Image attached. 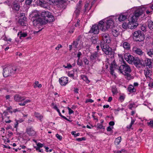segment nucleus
Masks as SVG:
<instances>
[{
    "label": "nucleus",
    "instance_id": "f257e3e1",
    "mask_svg": "<svg viewBox=\"0 0 153 153\" xmlns=\"http://www.w3.org/2000/svg\"><path fill=\"white\" fill-rule=\"evenodd\" d=\"M32 19L33 25L36 27L41 26L48 22H53L54 20V17L51 15V13L43 11L41 13V16L38 13H33Z\"/></svg>",
    "mask_w": 153,
    "mask_h": 153
},
{
    "label": "nucleus",
    "instance_id": "f03ea898",
    "mask_svg": "<svg viewBox=\"0 0 153 153\" xmlns=\"http://www.w3.org/2000/svg\"><path fill=\"white\" fill-rule=\"evenodd\" d=\"M118 70L121 73L125 76V78L128 80L131 79V76L130 73L131 72V70L130 67L128 64L124 63L123 65L119 67Z\"/></svg>",
    "mask_w": 153,
    "mask_h": 153
},
{
    "label": "nucleus",
    "instance_id": "7ed1b4c3",
    "mask_svg": "<svg viewBox=\"0 0 153 153\" xmlns=\"http://www.w3.org/2000/svg\"><path fill=\"white\" fill-rule=\"evenodd\" d=\"M19 69L17 67L9 66L3 68V76L7 77L11 74H14L19 72Z\"/></svg>",
    "mask_w": 153,
    "mask_h": 153
},
{
    "label": "nucleus",
    "instance_id": "20e7f679",
    "mask_svg": "<svg viewBox=\"0 0 153 153\" xmlns=\"http://www.w3.org/2000/svg\"><path fill=\"white\" fill-rule=\"evenodd\" d=\"M133 38L136 41L141 42L143 41L144 39V35L143 32L140 30H137L135 31L133 34Z\"/></svg>",
    "mask_w": 153,
    "mask_h": 153
},
{
    "label": "nucleus",
    "instance_id": "39448f33",
    "mask_svg": "<svg viewBox=\"0 0 153 153\" xmlns=\"http://www.w3.org/2000/svg\"><path fill=\"white\" fill-rule=\"evenodd\" d=\"M19 23L21 26H22L23 27L27 28V24L26 23V21L27 18L25 17V14L24 13H20L19 16ZM26 28H25V29Z\"/></svg>",
    "mask_w": 153,
    "mask_h": 153
},
{
    "label": "nucleus",
    "instance_id": "423d86ee",
    "mask_svg": "<svg viewBox=\"0 0 153 153\" xmlns=\"http://www.w3.org/2000/svg\"><path fill=\"white\" fill-rule=\"evenodd\" d=\"M132 64H134L137 68H140L142 67H145V65L143 60H140L137 57H134L132 61Z\"/></svg>",
    "mask_w": 153,
    "mask_h": 153
},
{
    "label": "nucleus",
    "instance_id": "0eeeda50",
    "mask_svg": "<svg viewBox=\"0 0 153 153\" xmlns=\"http://www.w3.org/2000/svg\"><path fill=\"white\" fill-rule=\"evenodd\" d=\"M99 28L98 24H95L92 26L89 33H93L94 34H97L99 32Z\"/></svg>",
    "mask_w": 153,
    "mask_h": 153
},
{
    "label": "nucleus",
    "instance_id": "6e6552de",
    "mask_svg": "<svg viewBox=\"0 0 153 153\" xmlns=\"http://www.w3.org/2000/svg\"><path fill=\"white\" fill-rule=\"evenodd\" d=\"M105 23V20H102L100 21L98 24L99 27L100 29L104 31H106L108 29Z\"/></svg>",
    "mask_w": 153,
    "mask_h": 153
},
{
    "label": "nucleus",
    "instance_id": "1a4fd4ad",
    "mask_svg": "<svg viewBox=\"0 0 153 153\" xmlns=\"http://www.w3.org/2000/svg\"><path fill=\"white\" fill-rule=\"evenodd\" d=\"M124 59L130 64H132V61L134 57L131 55L130 53H127L124 55Z\"/></svg>",
    "mask_w": 153,
    "mask_h": 153
},
{
    "label": "nucleus",
    "instance_id": "9d476101",
    "mask_svg": "<svg viewBox=\"0 0 153 153\" xmlns=\"http://www.w3.org/2000/svg\"><path fill=\"white\" fill-rule=\"evenodd\" d=\"M102 37V42H104L105 43H109L111 42V40L108 34L105 33H102L101 34Z\"/></svg>",
    "mask_w": 153,
    "mask_h": 153
},
{
    "label": "nucleus",
    "instance_id": "9b49d317",
    "mask_svg": "<svg viewBox=\"0 0 153 153\" xmlns=\"http://www.w3.org/2000/svg\"><path fill=\"white\" fill-rule=\"evenodd\" d=\"M131 22H129L128 23V28L132 29L136 28L138 24L134 22L135 20L133 17L131 18Z\"/></svg>",
    "mask_w": 153,
    "mask_h": 153
},
{
    "label": "nucleus",
    "instance_id": "f8f14e48",
    "mask_svg": "<svg viewBox=\"0 0 153 153\" xmlns=\"http://www.w3.org/2000/svg\"><path fill=\"white\" fill-rule=\"evenodd\" d=\"M68 78L66 77H62L59 79V83L62 86H65L68 83Z\"/></svg>",
    "mask_w": 153,
    "mask_h": 153
},
{
    "label": "nucleus",
    "instance_id": "ddd939ff",
    "mask_svg": "<svg viewBox=\"0 0 153 153\" xmlns=\"http://www.w3.org/2000/svg\"><path fill=\"white\" fill-rule=\"evenodd\" d=\"M14 100L16 102H19L25 100V98L22 97L19 94H16L14 96Z\"/></svg>",
    "mask_w": 153,
    "mask_h": 153
},
{
    "label": "nucleus",
    "instance_id": "4468645a",
    "mask_svg": "<svg viewBox=\"0 0 153 153\" xmlns=\"http://www.w3.org/2000/svg\"><path fill=\"white\" fill-rule=\"evenodd\" d=\"M105 24L108 29L111 28L114 26V22L111 19H107L105 21Z\"/></svg>",
    "mask_w": 153,
    "mask_h": 153
},
{
    "label": "nucleus",
    "instance_id": "2eb2a0df",
    "mask_svg": "<svg viewBox=\"0 0 153 153\" xmlns=\"http://www.w3.org/2000/svg\"><path fill=\"white\" fill-rule=\"evenodd\" d=\"M27 132L29 136H33L36 134L35 131L31 127H29L27 128Z\"/></svg>",
    "mask_w": 153,
    "mask_h": 153
},
{
    "label": "nucleus",
    "instance_id": "dca6fc26",
    "mask_svg": "<svg viewBox=\"0 0 153 153\" xmlns=\"http://www.w3.org/2000/svg\"><path fill=\"white\" fill-rule=\"evenodd\" d=\"M144 72L146 77L150 78V76L152 75V71L147 68L144 70Z\"/></svg>",
    "mask_w": 153,
    "mask_h": 153
},
{
    "label": "nucleus",
    "instance_id": "f3484780",
    "mask_svg": "<svg viewBox=\"0 0 153 153\" xmlns=\"http://www.w3.org/2000/svg\"><path fill=\"white\" fill-rule=\"evenodd\" d=\"M143 13V10L142 9H139L137 10H136L134 12V16H131V18H133L134 17H136V18H137V17H138L140 16L141 15H142V14Z\"/></svg>",
    "mask_w": 153,
    "mask_h": 153
},
{
    "label": "nucleus",
    "instance_id": "a211bd4d",
    "mask_svg": "<svg viewBox=\"0 0 153 153\" xmlns=\"http://www.w3.org/2000/svg\"><path fill=\"white\" fill-rule=\"evenodd\" d=\"M133 51L134 52L139 55H142L144 53V52L140 49L136 47L133 48Z\"/></svg>",
    "mask_w": 153,
    "mask_h": 153
},
{
    "label": "nucleus",
    "instance_id": "6ab92c4d",
    "mask_svg": "<svg viewBox=\"0 0 153 153\" xmlns=\"http://www.w3.org/2000/svg\"><path fill=\"white\" fill-rule=\"evenodd\" d=\"M145 63H144L145 66H148L149 68H152V62L151 59L146 58L145 60Z\"/></svg>",
    "mask_w": 153,
    "mask_h": 153
},
{
    "label": "nucleus",
    "instance_id": "aec40b11",
    "mask_svg": "<svg viewBox=\"0 0 153 153\" xmlns=\"http://www.w3.org/2000/svg\"><path fill=\"white\" fill-rule=\"evenodd\" d=\"M98 52H94L91 54L90 56V59L92 61L95 60L98 57Z\"/></svg>",
    "mask_w": 153,
    "mask_h": 153
},
{
    "label": "nucleus",
    "instance_id": "412c9836",
    "mask_svg": "<svg viewBox=\"0 0 153 153\" xmlns=\"http://www.w3.org/2000/svg\"><path fill=\"white\" fill-rule=\"evenodd\" d=\"M107 43H105L104 42H101L100 43V45L101 48L102 49V51L104 50L105 49L108 48H110L109 45L106 44Z\"/></svg>",
    "mask_w": 153,
    "mask_h": 153
},
{
    "label": "nucleus",
    "instance_id": "4be33fe9",
    "mask_svg": "<svg viewBox=\"0 0 153 153\" xmlns=\"http://www.w3.org/2000/svg\"><path fill=\"white\" fill-rule=\"evenodd\" d=\"M106 55H110L113 54V51L111 48H108L107 49L102 51Z\"/></svg>",
    "mask_w": 153,
    "mask_h": 153
},
{
    "label": "nucleus",
    "instance_id": "5701e85b",
    "mask_svg": "<svg viewBox=\"0 0 153 153\" xmlns=\"http://www.w3.org/2000/svg\"><path fill=\"white\" fill-rule=\"evenodd\" d=\"M146 51L149 56L151 57H152L153 55V49L152 48L146 47Z\"/></svg>",
    "mask_w": 153,
    "mask_h": 153
},
{
    "label": "nucleus",
    "instance_id": "b1692460",
    "mask_svg": "<svg viewBox=\"0 0 153 153\" xmlns=\"http://www.w3.org/2000/svg\"><path fill=\"white\" fill-rule=\"evenodd\" d=\"M127 18V16L126 15H125L124 13H121L120 14L118 19L120 22H122L124 21Z\"/></svg>",
    "mask_w": 153,
    "mask_h": 153
},
{
    "label": "nucleus",
    "instance_id": "393cba45",
    "mask_svg": "<svg viewBox=\"0 0 153 153\" xmlns=\"http://www.w3.org/2000/svg\"><path fill=\"white\" fill-rule=\"evenodd\" d=\"M117 67V66L114 64H111L110 67V73L112 75H114V71L116 69V67Z\"/></svg>",
    "mask_w": 153,
    "mask_h": 153
},
{
    "label": "nucleus",
    "instance_id": "a878e982",
    "mask_svg": "<svg viewBox=\"0 0 153 153\" xmlns=\"http://www.w3.org/2000/svg\"><path fill=\"white\" fill-rule=\"evenodd\" d=\"M147 25L148 27L150 29H153V22L150 19L147 21Z\"/></svg>",
    "mask_w": 153,
    "mask_h": 153
},
{
    "label": "nucleus",
    "instance_id": "bb28decb",
    "mask_svg": "<svg viewBox=\"0 0 153 153\" xmlns=\"http://www.w3.org/2000/svg\"><path fill=\"white\" fill-rule=\"evenodd\" d=\"M123 45L124 48L127 50H129L130 48V44L127 42H124Z\"/></svg>",
    "mask_w": 153,
    "mask_h": 153
},
{
    "label": "nucleus",
    "instance_id": "cd10ccee",
    "mask_svg": "<svg viewBox=\"0 0 153 153\" xmlns=\"http://www.w3.org/2000/svg\"><path fill=\"white\" fill-rule=\"evenodd\" d=\"M128 90L131 93L134 92L136 91V90L134 89L133 86L132 85H130L128 88Z\"/></svg>",
    "mask_w": 153,
    "mask_h": 153
},
{
    "label": "nucleus",
    "instance_id": "c85d7f7f",
    "mask_svg": "<svg viewBox=\"0 0 153 153\" xmlns=\"http://www.w3.org/2000/svg\"><path fill=\"white\" fill-rule=\"evenodd\" d=\"M111 31L112 34L115 37H117L119 33L118 31L114 29H112Z\"/></svg>",
    "mask_w": 153,
    "mask_h": 153
},
{
    "label": "nucleus",
    "instance_id": "c756f323",
    "mask_svg": "<svg viewBox=\"0 0 153 153\" xmlns=\"http://www.w3.org/2000/svg\"><path fill=\"white\" fill-rule=\"evenodd\" d=\"M98 37L97 36H93L91 39L92 43L93 44H95L97 43V40L98 39Z\"/></svg>",
    "mask_w": 153,
    "mask_h": 153
},
{
    "label": "nucleus",
    "instance_id": "7c9ffc66",
    "mask_svg": "<svg viewBox=\"0 0 153 153\" xmlns=\"http://www.w3.org/2000/svg\"><path fill=\"white\" fill-rule=\"evenodd\" d=\"M111 91L113 94H116L118 93L117 89L115 86H113L112 87Z\"/></svg>",
    "mask_w": 153,
    "mask_h": 153
},
{
    "label": "nucleus",
    "instance_id": "2f4dec72",
    "mask_svg": "<svg viewBox=\"0 0 153 153\" xmlns=\"http://www.w3.org/2000/svg\"><path fill=\"white\" fill-rule=\"evenodd\" d=\"M82 1H79L78 3L77 4L76 9L81 10L82 7Z\"/></svg>",
    "mask_w": 153,
    "mask_h": 153
},
{
    "label": "nucleus",
    "instance_id": "473e14b6",
    "mask_svg": "<svg viewBox=\"0 0 153 153\" xmlns=\"http://www.w3.org/2000/svg\"><path fill=\"white\" fill-rule=\"evenodd\" d=\"M82 79L85 81L88 84L90 82V81L88 79L87 76L83 75L82 76Z\"/></svg>",
    "mask_w": 153,
    "mask_h": 153
},
{
    "label": "nucleus",
    "instance_id": "72a5a7b5",
    "mask_svg": "<svg viewBox=\"0 0 153 153\" xmlns=\"http://www.w3.org/2000/svg\"><path fill=\"white\" fill-rule=\"evenodd\" d=\"M37 3L41 6H44V5L46 3L44 0H37Z\"/></svg>",
    "mask_w": 153,
    "mask_h": 153
},
{
    "label": "nucleus",
    "instance_id": "f704fd0d",
    "mask_svg": "<svg viewBox=\"0 0 153 153\" xmlns=\"http://www.w3.org/2000/svg\"><path fill=\"white\" fill-rule=\"evenodd\" d=\"M121 137H119L116 138L114 141L115 144L116 145L119 144L121 141Z\"/></svg>",
    "mask_w": 153,
    "mask_h": 153
},
{
    "label": "nucleus",
    "instance_id": "c9c22d12",
    "mask_svg": "<svg viewBox=\"0 0 153 153\" xmlns=\"http://www.w3.org/2000/svg\"><path fill=\"white\" fill-rule=\"evenodd\" d=\"M34 115L37 118L40 120L43 118L42 116L39 113L36 112H35Z\"/></svg>",
    "mask_w": 153,
    "mask_h": 153
},
{
    "label": "nucleus",
    "instance_id": "e433bc0d",
    "mask_svg": "<svg viewBox=\"0 0 153 153\" xmlns=\"http://www.w3.org/2000/svg\"><path fill=\"white\" fill-rule=\"evenodd\" d=\"M31 102V100H27L24 101L23 103H20L19 104V105L22 106H24L26 104L30 102Z\"/></svg>",
    "mask_w": 153,
    "mask_h": 153
},
{
    "label": "nucleus",
    "instance_id": "4c0bfd02",
    "mask_svg": "<svg viewBox=\"0 0 153 153\" xmlns=\"http://www.w3.org/2000/svg\"><path fill=\"white\" fill-rule=\"evenodd\" d=\"M35 85H34V88L38 87L39 88H40L42 87V85L41 84H39V82L38 81H36L35 82Z\"/></svg>",
    "mask_w": 153,
    "mask_h": 153
},
{
    "label": "nucleus",
    "instance_id": "58836bf2",
    "mask_svg": "<svg viewBox=\"0 0 153 153\" xmlns=\"http://www.w3.org/2000/svg\"><path fill=\"white\" fill-rule=\"evenodd\" d=\"M20 36L19 38L20 39H22V37H25L27 36V34L26 33H22V32H20Z\"/></svg>",
    "mask_w": 153,
    "mask_h": 153
},
{
    "label": "nucleus",
    "instance_id": "ea45409f",
    "mask_svg": "<svg viewBox=\"0 0 153 153\" xmlns=\"http://www.w3.org/2000/svg\"><path fill=\"white\" fill-rule=\"evenodd\" d=\"M83 62L85 65H89V61L88 60L86 57H84L83 58Z\"/></svg>",
    "mask_w": 153,
    "mask_h": 153
},
{
    "label": "nucleus",
    "instance_id": "a19ab883",
    "mask_svg": "<svg viewBox=\"0 0 153 153\" xmlns=\"http://www.w3.org/2000/svg\"><path fill=\"white\" fill-rule=\"evenodd\" d=\"M81 10H80L76 9V10L74 11V13L75 14H76V16H78Z\"/></svg>",
    "mask_w": 153,
    "mask_h": 153
},
{
    "label": "nucleus",
    "instance_id": "79ce46f5",
    "mask_svg": "<svg viewBox=\"0 0 153 153\" xmlns=\"http://www.w3.org/2000/svg\"><path fill=\"white\" fill-rule=\"evenodd\" d=\"M122 27L124 29H127V28H128V23H127L125 22H124L123 23L122 25Z\"/></svg>",
    "mask_w": 153,
    "mask_h": 153
},
{
    "label": "nucleus",
    "instance_id": "37998d69",
    "mask_svg": "<svg viewBox=\"0 0 153 153\" xmlns=\"http://www.w3.org/2000/svg\"><path fill=\"white\" fill-rule=\"evenodd\" d=\"M146 25H143L141 27V29L143 31H146Z\"/></svg>",
    "mask_w": 153,
    "mask_h": 153
},
{
    "label": "nucleus",
    "instance_id": "c03bdc74",
    "mask_svg": "<svg viewBox=\"0 0 153 153\" xmlns=\"http://www.w3.org/2000/svg\"><path fill=\"white\" fill-rule=\"evenodd\" d=\"M71 134L72 135H74L75 137H76L78 136H79L80 135V134L79 133H77V134L76 133V132L75 131H72L71 132Z\"/></svg>",
    "mask_w": 153,
    "mask_h": 153
},
{
    "label": "nucleus",
    "instance_id": "a18cd8bd",
    "mask_svg": "<svg viewBox=\"0 0 153 153\" xmlns=\"http://www.w3.org/2000/svg\"><path fill=\"white\" fill-rule=\"evenodd\" d=\"M19 5L17 4H14V7L15 9L16 10H19Z\"/></svg>",
    "mask_w": 153,
    "mask_h": 153
},
{
    "label": "nucleus",
    "instance_id": "49530a36",
    "mask_svg": "<svg viewBox=\"0 0 153 153\" xmlns=\"http://www.w3.org/2000/svg\"><path fill=\"white\" fill-rule=\"evenodd\" d=\"M63 67L65 68H67L68 69H70L72 68V66L71 65V64L69 63V64H67V66H65V65H64Z\"/></svg>",
    "mask_w": 153,
    "mask_h": 153
},
{
    "label": "nucleus",
    "instance_id": "de8ad7c7",
    "mask_svg": "<svg viewBox=\"0 0 153 153\" xmlns=\"http://www.w3.org/2000/svg\"><path fill=\"white\" fill-rule=\"evenodd\" d=\"M59 116H60L62 118L67 120V121H70V120H69L68 119H67L66 117L62 115L60 112L59 113Z\"/></svg>",
    "mask_w": 153,
    "mask_h": 153
},
{
    "label": "nucleus",
    "instance_id": "09e8293b",
    "mask_svg": "<svg viewBox=\"0 0 153 153\" xmlns=\"http://www.w3.org/2000/svg\"><path fill=\"white\" fill-rule=\"evenodd\" d=\"M77 65L79 66H82L83 65L82 61V60L80 61H79V60L78 59L77 60Z\"/></svg>",
    "mask_w": 153,
    "mask_h": 153
},
{
    "label": "nucleus",
    "instance_id": "8fccbe9b",
    "mask_svg": "<svg viewBox=\"0 0 153 153\" xmlns=\"http://www.w3.org/2000/svg\"><path fill=\"white\" fill-rule=\"evenodd\" d=\"M78 43L77 41H74L73 43V46L74 47L76 48L78 45Z\"/></svg>",
    "mask_w": 153,
    "mask_h": 153
},
{
    "label": "nucleus",
    "instance_id": "3c124183",
    "mask_svg": "<svg viewBox=\"0 0 153 153\" xmlns=\"http://www.w3.org/2000/svg\"><path fill=\"white\" fill-rule=\"evenodd\" d=\"M80 20L79 19H78L77 20L76 23L75 25V27H77L79 28L80 26Z\"/></svg>",
    "mask_w": 153,
    "mask_h": 153
},
{
    "label": "nucleus",
    "instance_id": "603ef678",
    "mask_svg": "<svg viewBox=\"0 0 153 153\" xmlns=\"http://www.w3.org/2000/svg\"><path fill=\"white\" fill-rule=\"evenodd\" d=\"M76 140L78 141H81L82 140H86L85 137H82L81 138H77L76 139Z\"/></svg>",
    "mask_w": 153,
    "mask_h": 153
},
{
    "label": "nucleus",
    "instance_id": "864d4df0",
    "mask_svg": "<svg viewBox=\"0 0 153 153\" xmlns=\"http://www.w3.org/2000/svg\"><path fill=\"white\" fill-rule=\"evenodd\" d=\"M125 98V96L123 95L120 96L119 97V99L121 102H123Z\"/></svg>",
    "mask_w": 153,
    "mask_h": 153
},
{
    "label": "nucleus",
    "instance_id": "5fc2aeb1",
    "mask_svg": "<svg viewBox=\"0 0 153 153\" xmlns=\"http://www.w3.org/2000/svg\"><path fill=\"white\" fill-rule=\"evenodd\" d=\"M97 128L100 129H104V127L102 124H98Z\"/></svg>",
    "mask_w": 153,
    "mask_h": 153
},
{
    "label": "nucleus",
    "instance_id": "6e6d98bb",
    "mask_svg": "<svg viewBox=\"0 0 153 153\" xmlns=\"http://www.w3.org/2000/svg\"><path fill=\"white\" fill-rule=\"evenodd\" d=\"M68 76L70 77H73L74 76V74L73 73H72L71 71L68 73Z\"/></svg>",
    "mask_w": 153,
    "mask_h": 153
},
{
    "label": "nucleus",
    "instance_id": "4d7b16f0",
    "mask_svg": "<svg viewBox=\"0 0 153 153\" xmlns=\"http://www.w3.org/2000/svg\"><path fill=\"white\" fill-rule=\"evenodd\" d=\"M33 0H26L25 4H26L30 5V4L32 1Z\"/></svg>",
    "mask_w": 153,
    "mask_h": 153
},
{
    "label": "nucleus",
    "instance_id": "13d9d810",
    "mask_svg": "<svg viewBox=\"0 0 153 153\" xmlns=\"http://www.w3.org/2000/svg\"><path fill=\"white\" fill-rule=\"evenodd\" d=\"M88 3H87V4H85V6H84V10L83 11V13H85L86 10H87V8H88Z\"/></svg>",
    "mask_w": 153,
    "mask_h": 153
},
{
    "label": "nucleus",
    "instance_id": "bf43d9fd",
    "mask_svg": "<svg viewBox=\"0 0 153 153\" xmlns=\"http://www.w3.org/2000/svg\"><path fill=\"white\" fill-rule=\"evenodd\" d=\"M56 137L59 140H61L62 139V136L59 135L58 134L56 135Z\"/></svg>",
    "mask_w": 153,
    "mask_h": 153
},
{
    "label": "nucleus",
    "instance_id": "052dcab7",
    "mask_svg": "<svg viewBox=\"0 0 153 153\" xmlns=\"http://www.w3.org/2000/svg\"><path fill=\"white\" fill-rule=\"evenodd\" d=\"M67 108H68V110L69 114H71L74 113V111L72 110H71L70 108H69V107H68Z\"/></svg>",
    "mask_w": 153,
    "mask_h": 153
},
{
    "label": "nucleus",
    "instance_id": "680f3d73",
    "mask_svg": "<svg viewBox=\"0 0 153 153\" xmlns=\"http://www.w3.org/2000/svg\"><path fill=\"white\" fill-rule=\"evenodd\" d=\"M134 120H131V123H130V125L129 126V127L127 126V127L128 128H131V127L132 126V125L134 124Z\"/></svg>",
    "mask_w": 153,
    "mask_h": 153
},
{
    "label": "nucleus",
    "instance_id": "e2e57ef3",
    "mask_svg": "<svg viewBox=\"0 0 153 153\" xmlns=\"http://www.w3.org/2000/svg\"><path fill=\"white\" fill-rule=\"evenodd\" d=\"M82 55V53L80 52H78L77 54V57L78 58V59L79 60L80 56Z\"/></svg>",
    "mask_w": 153,
    "mask_h": 153
},
{
    "label": "nucleus",
    "instance_id": "0e129e2a",
    "mask_svg": "<svg viewBox=\"0 0 153 153\" xmlns=\"http://www.w3.org/2000/svg\"><path fill=\"white\" fill-rule=\"evenodd\" d=\"M148 125H150L152 127L153 126V121L152 120L150 121L148 123Z\"/></svg>",
    "mask_w": 153,
    "mask_h": 153
},
{
    "label": "nucleus",
    "instance_id": "69168bd1",
    "mask_svg": "<svg viewBox=\"0 0 153 153\" xmlns=\"http://www.w3.org/2000/svg\"><path fill=\"white\" fill-rule=\"evenodd\" d=\"M15 121H16V123L15 124L14 127L15 128H17L18 126V121L16 120H15Z\"/></svg>",
    "mask_w": 153,
    "mask_h": 153
},
{
    "label": "nucleus",
    "instance_id": "338daca9",
    "mask_svg": "<svg viewBox=\"0 0 153 153\" xmlns=\"http://www.w3.org/2000/svg\"><path fill=\"white\" fill-rule=\"evenodd\" d=\"M37 146L39 148H41L43 146V144L40 143H38L37 144Z\"/></svg>",
    "mask_w": 153,
    "mask_h": 153
},
{
    "label": "nucleus",
    "instance_id": "774afa93",
    "mask_svg": "<svg viewBox=\"0 0 153 153\" xmlns=\"http://www.w3.org/2000/svg\"><path fill=\"white\" fill-rule=\"evenodd\" d=\"M122 152H124V150H122L121 151H114L115 153H121Z\"/></svg>",
    "mask_w": 153,
    "mask_h": 153
}]
</instances>
